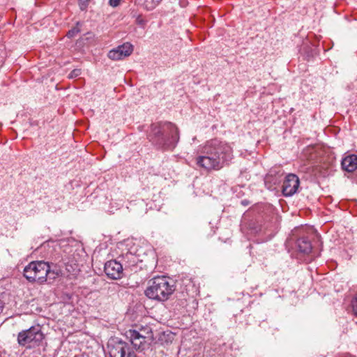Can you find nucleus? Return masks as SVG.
<instances>
[{"instance_id":"5","label":"nucleus","mask_w":357,"mask_h":357,"mask_svg":"<svg viewBox=\"0 0 357 357\" xmlns=\"http://www.w3.org/2000/svg\"><path fill=\"white\" fill-rule=\"evenodd\" d=\"M44 338L41 327L37 325L20 332L17 335V342L20 346L31 349L38 347Z\"/></svg>"},{"instance_id":"16","label":"nucleus","mask_w":357,"mask_h":357,"mask_svg":"<svg viewBox=\"0 0 357 357\" xmlns=\"http://www.w3.org/2000/svg\"><path fill=\"white\" fill-rule=\"evenodd\" d=\"M225 162L231 160V148L230 146L225 144Z\"/></svg>"},{"instance_id":"3","label":"nucleus","mask_w":357,"mask_h":357,"mask_svg":"<svg viewBox=\"0 0 357 357\" xmlns=\"http://www.w3.org/2000/svg\"><path fill=\"white\" fill-rule=\"evenodd\" d=\"M174 291V286L165 276H157L149 281L145 295L160 301H167Z\"/></svg>"},{"instance_id":"12","label":"nucleus","mask_w":357,"mask_h":357,"mask_svg":"<svg viewBox=\"0 0 357 357\" xmlns=\"http://www.w3.org/2000/svg\"><path fill=\"white\" fill-rule=\"evenodd\" d=\"M342 168L343 170L348 172H353L357 169V155L355 154H350L345 156L341 162Z\"/></svg>"},{"instance_id":"22","label":"nucleus","mask_w":357,"mask_h":357,"mask_svg":"<svg viewBox=\"0 0 357 357\" xmlns=\"http://www.w3.org/2000/svg\"><path fill=\"white\" fill-rule=\"evenodd\" d=\"M121 0H109V3L112 7H116L119 6Z\"/></svg>"},{"instance_id":"4","label":"nucleus","mask_w":357,"mask_h":357,"mask_svg":"<svg viewBox=\"0 0 357 357\" xmlns=\"http://www.w3.org/2000/svg\"><path fill=\"white\" fill-rule=\"evenodd\" d=\"M218 146L216 140H212L205 146L204 155L196 158L197 165L207 170L220 169V154L223 153L221 146Z\"/></svg>"},{"instance_id":"15","label":"nucleus","mask_w":357,"mask_h":357,"mask_svg":"<svg viewBox=\"0 0 357 357\" xmlns=\"http://www.w3.org/2000/svg\"><path fill=\"white\" fill-rule=\"evenodd\" d=\"M162 0H145L144 6L146 10H153Z\"/></svg>"},{"instance_id":"14","label":"nucleus","mask_w":357,"mask_h":357,"mask_svg":"<svg viewBox=\"0 0 357 357\" xmlns=\"http://www.w3.org/2000/svg\"><path fill=\"white\" fill-rule=\"evenodd\" d=\"M125 266L128 267L135 266L138 261L137 257L131 252H128L123 257Z\"/></svg>"},{"instance_id":"6","label":"nucleus","mask_w":357,"mask_h":357,"mask_svg":"<svg viewBox=\"0 0 357 357\" xmlns=\"http://www.w3.org/2000/svg\"><path fill=\"white\" fill-rule=\"evenodd\" d=\"M128 338L137 349L143 350L153 338V333L149 327H142L139 331L129 330L126 332Z\"/></svg>"},{"instance_id":"8","label":"nucleus","mask_w":357,"mask_h":357,"mask_svg":"<svg viewBox=\"0 0 357 357\" xmlns=\"http://www.w3.org/2000/svg\"><path fill=\"white\" fill-rule=\"evenodd\" d=\"M300 185L299 178L294 174H288L283 181L282 192L284 197H291L297 192Z\"/></svg>"},{"instance_id":"7","label":"nucleus","mask_w":357,"mask_h":357,"mask_svg":"<svg viewBox=\"0 0 357 357\" xmlns=\"http://www.w3.org/2000/svg\"><path fill=\"white\" fill-rule=\"evenodd\" d=\"M109 347L111 357H137L135 351L127 342L119 341Z\"/></svg>"},{"instance_id":"19","label":"nucleus","mask_w":357,"mask_h":357,"mask_svg":"<svg viewBox=\"0 0 357 357\" xmlns=\"http://www.w3.org/2000/svg\"><path fill=\"white\" fill-rule=\"evenodd\" d=\"M351 305L354 314L357 317V294L353 298L351 301Z\"/></svg>"},{"instance_id":"11","label":"nucleus","mask_w":357,"mask_h":357,"mask_svg":"<svg viewBox=\"0 0 357 357\" xmlns=\"http://www.w3.org/2000/svg\"><path fill=\"white\" fill-rule=\"evenodd\" d=\"M282 173L281 170L272 169L264 177V183L267 189L273 190L281 181Z\"/></svg>"},{"instance_id":"9","label":"nucleus","mask_w":357,"mask_h":357,"mask_svg":"<svg viewBox=\"0 0 357 357\" xmlns=\"http://www.w3.org/2000/svg\"><path fill=\"white\" fill-rule=\"evenodd\" d=\"M133 52V45L130 43H124L109 51L107 56L109 59L118 61L129 56Z\"/></svg>"},{"instance_id":"23","label":"nucleus","mask_w":357,"mask_h":357,"mask_svg":"<svg viewBox=\"0 0 357 357\" xmlns=\"http://www.w3.org/2000/svg\"><path fill=\"white\" fill-rule=\"evenodd\" d=\"M4 308V303L1 300H0V314L3 312Z\"/></svg>"},{"instance_id":"18","label":"nucleus","mask_w":357,"mask_h":357,"mask_svg":"<svg viewBox=\"0 0 357 357\" xmlns=\"http://www.w3.org/2000/svg\"><path fill=\"white\" fill-rule=\"evenodd\" d=\"M81 75V70L80 69H74L70 72V73L68 75L69 78H75L77 77H79Z\"/></svg>"},{"instance_id":"21","label":"nucleus","mask_w":357,"mask_h":357,"mask_svg":"<svg viewBox=\"0 0 357 357\" xmlns=\"http://www.w3.org/2000/svg\"><path fill=\"white\" fill-rule=\"evenodd\" d=\"M136 22L137 23V24H139V26H141L142 27H144L145 25L146 24V20H145L141 16H138L137 20H136Z\"/></svg>"},{"instance_id":"2","label":"nucleus","mask_w":357,"mask_h":357,"mask_svg":"<svg viewBox=\"0 0 357 357\" xmlns=\"http://www.w3.org/2000/svg\"><path fill=\"white\" fill-rule=\"evenodd\" d=\"M23 274L29 282L41 284L48 279H55L59 275V271L53 264H50L45 261H34L25 266Z\"/></svg>"},{"instance_id":"10","label":"nucleus","mask_w":357,"mask_h":357,"mask_svg":"<svg viewBox=\"0 0 357 357\" xmlns=\"http://www.w3.org/2000/svg\"><path fill=\"white\" fill-rule=\"evenodd\" d=\"M104 271L111 279H120L123 275V265L116 260H110L105 264Z\"/></svg>"},{"instance_id":"13","label":"nucleus","mask_w":357,"mask_h":357,"mask_svg":"<svg viewBox=\"0 0 357 357\" xmlns=\"http://www.w3.org/2000/svg\"><path fill=\"white\" fill-rule=\"evenodd\" d=\"M296 245L298 251L305 255L310 253L312 249L311 242L307 237L298 238L296 241Z\"/></svg>"},{"instance_id":"20","label":"nucleus","mask_w":357,"mask_h":357,"mask_svg":"<svg viewBox=\"0 0 357 357\" xmlns=\"http://www.w3.org/2000/svg\"><path fill=\"white\" fill-rule=\"evenodd\" d=\"M91 0H79V6L82 10H84Z\"/></svg>"},{"instance_id":"1","label":"nucleus","mask_w":357,"mask_h":357,"mask_svg":"<svg viewBox=\"0 0 357 357\" xmlns=\"http://www.w3.org/2000/svg\"><path fill=\"white\" fill-rule=\"evenodd\" d=\"M148 139L158 149L173 150L179 140L178 130L170 122L152 123Z\"/></svg>"},{"instance_id":"17","label":"nucleus","mask_w":357,"mask_h":357,"mask_svg":"<svg viewBox=\"0 0 357 357\" xmlns=\"http://www.w3.org/2000/svg\"><path fill=\"white\" fill-rule=\"evenodd\" d=\"M79 32V29L78 27H73L70 30H69L67 33V36L68 38H73L76 36Z\"/></svg>"}]
</instances>
